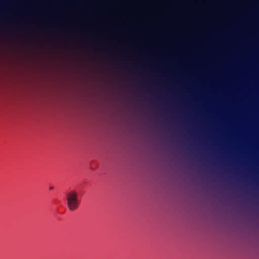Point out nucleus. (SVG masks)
Listing matches in <instances>:
<instances>
[{
  "mask_svg": "<svg viewBox=\"0 0 259 259\" xmlns=\"http://www.w3.org/2000/svg\"><path fill=\"white\" fill-rule=\"evenodd\" d=\"M53 188H54V187H50L49 188V189L51 190L53 189Z\"/></svg>",
  "mask_w": 259,
  "mask_h": 259,
  "instance_id": "nucleus-2",
  "label": "nucleus"
},
{
  "mask_svg": "<svg viewBox=\"0 0 259 259\" xmlns=\"http://www.w3.org/2000/svg\"><path fill=\"white\" fill-rule=\"evenodd\" d=\"M66 200L67 206L71 211L75 210L78 207L79 201L77 199V194L72 191L67 194Z\"/></svg>",
  "mask_w": 259,
  "mask_h": 259,
  "instance_id": "nucleus-1",
  "label": "nucleus"
}]
</instances>
